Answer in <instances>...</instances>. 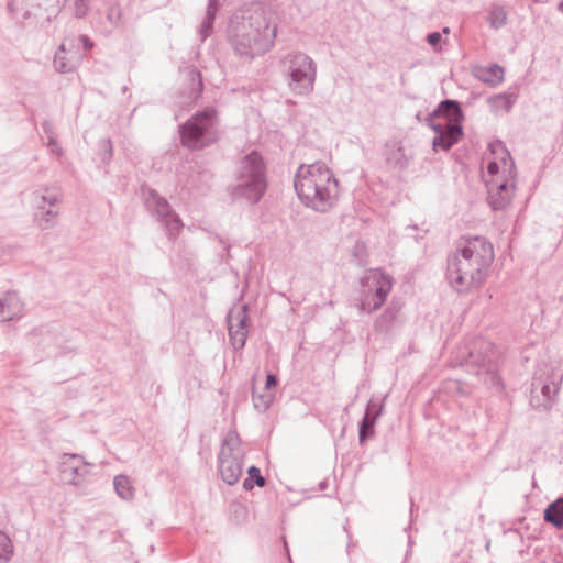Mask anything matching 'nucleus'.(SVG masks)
I'll return each mask as SVG.
<instances>
[{
    "instance_id": "nucleus-25",
    "label": "nucleus",
    "mask_w": 563,
    "mask_h": 563,
    "mask_svg": "<svg viewBox=\"0 0 563 563\" xmlns=\"http://www.w3.org/2000/svg\"><path fill=\"white\" fill-rule=\"evenodd\" d=\"M508 11L504 5L493 4L488 10L487 21L494 30H499L507 24Z\"/></svg>"
},
{
    "instance_id": "nucleus-38",
    "label": "nucleus",
    "mask_w": 563,
    "mask_h": 563,
    "mask_svg": "<svg viewBox=\"0 0 563 563\" xmlns=\"http://www.w3.org/2000/svg\"><path fill=\"white\" fill-rule=\"evenodd\" d=\"M103 148H104V154H103L102 161L108 162L112 156V144L109 140L104 141Z\"/></svg>"
},
{
    "instance_id": "nucleus-39",
    "label": "nucleus",
    "mask_w": 563,
    "mask_h": 563,
    "mask_svg": "<svg viewBox=\"0 0 563 563\" xmlns=\"http://www.w3.org/2000/svg\"><path fill=\"white\" fill-rule=\"evenodd\" d=\"M277 384H278V379L274 374H268L266 376V384H265L266 390H269L271 388L276 387Z\"/></svg>"
},
{
    "instance_id": "nucleus-28",
    "label": "nucleus",
    "mask_w": 563,
    "mask_h": 563,
    "mask_svg": "<svg viewBox=\"0 0 563 563\" xmlns=\"http://www.w3.org/2000/svg\"><path fill=\"white\" fill-rule=\"evenodd\" d=\"M13 555V544L7 533L0 531V563H8Z\"/></svg>"
},
{
    "instance_id": "nucleus-22",
    "label": "nucleus",
    "mask_w": 563,
    "mask_h": 563,
    "mask_svg": "<svg viewBox=\"0 0 563 563\" xmlns=\"http://www.w3.org/2000/svg\"><path fill=\"white\" fill-rule=\"evenodd\" d=\"M113 487L117 495L125 501H131L135 497V487L132 479L124 475L119 474L113 478Z\"/></svg>"
},
{
    "instance_id": "nucleus-31",
    "label": "nucleus",
    "mask_w": 563,
    "mask_h": 563,
    "mask_svg": "<svg viewBox=\"0 0 563 563\" xmlns=\"http://www.w3.org/2000/svg\"><path fill=\"white\" fill-rule=\"evenodd\" d=\"M384 411V401H378L376 399H369L366 406V410L364 417L373 418L376 421Z\"/></svg>"
},
{
    "instance_id": "nucleus-33",
    "label": "nucleus",
    "mask_w": 563,
    "mask_h": 563,
    "mask_svg": "<svg viewBox=\"0 0 563 563\" xmlns=\"http://www.w3.org/2000/svg\"><path fill=\"white\" fill-rule=\"evenodd\" d=\"M213 24L214 20L203 16L201 25L198 30V34L201 42L206 41L211 35L213 31Z\"/></svg>"
},
{
    "instance_id": "nucleus-11",
    "label": "nucleus",
    "mask_w": 563,
    "mask_h": 563,
    "mask_svg": "<svg viewBox=\"0 0 563 563\" xmlns=\"http://www.w3.org/2000/svg\"><path fill=\"white\" fill-rule=\"evenodd\" d=\"M475 269L472 263L455 253L448 260L446 279L457 292H467L479 287L487 277L484 272L475 274Z\"/></svg>"
},
{
    "instance_id": "nucleus-23",
    "label": "nucleus",
    "mask_w": 563,
    "mask_h": 563,
    "mask_svg": "<svg viewBox=\"0 0 563 563\" xmlns=\"http://www.w3.org/2000/svg\"><path fill=\"white\" fill-rule=\"evenodd\" d=\"M517 96L515 93H498L488 98L487 102L490 110L498 114L500 112H509L516 102Z\"/></svg>"
},
{
    "instance_id": "nucleus-36",
    "label": "nucleus",
    "mask_w": 563,
    "mask_h": 563,
    "mask_svg": "<svg viewBox=\"0 0 563 563\" xmlns=\"http://www.w3.org/2000/svg\"><path fill=\"white\" fill-rule=\"evenodd\" d=\"M442 40V35L439 32L429 33L427 41L431 46H437Z\"/></svg>"
},
{
    "instance_id": "nucleus-19",
    "label": "nucleus",
    "mask_w": 563,
    "mask_h": 563,
    "mask_svg": "<svg viewBox=\"0 0 563 563\" xmlns=\"http://www.w3.org/2000/svg\"><path fill=\"white\" fill-rule=\"evenodd\" d=\"M24 305L15 291H8L0 298V320L11 321L23 316Z\"/></svg>"
},
{
    "instance_id": "nucleus-10",
    "label": "nucleus",
    "mask_w": 563,
    "mask_h": 563,
    "mask_svg": "<svg viewBox=\"0 0 563 563\" xmlns=\"http://www.w3.org/2000/svg\"><path fill=\"white\" fill-rule=\"evenodd\" d=\"M289 88L292 92L307 96L312 92L317 78V64L302 52H292L287 56Z\"/></svg>"
},
{
    "instance_id": "nucleus-5",
    "label": "nucleus",
    "mask_w": 563,
    "mask_h": 563,
    "mask_svg": "<svg viewBox=\"0 0 563 563\" xmlns=\"http://www.w3.org/2000/svg\"><path fill=\"white\" fill-rule=\"evenodd\" d=\"M267 188L266 166L263 157L256 151L241 158L235 176L233 195L250 203H256Z\"/></svg>"
},
{
    "instance_id": "nucleus-8",
    "label": "nucleus",
    "mask_w": 563,
    "mask_h": 563,
    "mask_svg": "<svg viewBox=\"0 0 563 563\" xmlns=\"http://www.w3.org/2000/svg\"><path fill=\"white\" fill-rule=\"evenodd\" d=\"M393 279L380 269H371L361 278L358 294V310L371 313L379 309L391 291Z\"/></svg>"
},
{
    "instance_id": "nucleus-37",
    "label": "nucleus",
    "mask_w": 563,
    "mask_h": 563,
    "mask_svg": "<svg viewBox=\"0 0 563 563\" xmlns=\"http://www.w3.org/2000/svg\"><path fill=\"white\" fill-rule=\"evenodd\" d=\"M42 129L44 134L46 135V139L49 140V137L54 136V126L49 121H44L42 124Z\"/></svg>"
},
{
    "instance_id": "nucleus-6",
    "label": "nucleus",
    "mask_w": 563,
    "mask_h": 563,
    "mask_svg": "<svg viewBox=\"0 0 563 563\" xmlns=\"http://www.w3.org/2000/svg\"><path fill=\"white\" fill-rule=\"evenodd\" d=\"M492 361L493 345L482 338H476L459 349L454 366L465 367L476 376H484L485 382L489 378L493 385H499L500 379L494 372Z\"/></svg>"
},
{
    "instance_id": "nucleus-42",
    "label": "nucleus",
    "mask_w": 563,
    "mask_h": 563,
    "mask_svg": "<svg viewBox=\"0 0 563 563\" xmlns=\"http://www.w3.org/2000/svg\"><path fill=\"white\" fill-rule=\"evenodd\" d=\"M559 10L563 13V0L559 4Z\"/></svg>"
},
{
    "instance_id": "nucleus-12",
    "label": "nucleus",
    "mask_w": 563,
    "mask_h": 563,
    "mask_svg": "<svg viewBox=\"0 0 563 563\" xmlns=\"http://www.w3.org/2000/svg\"><path fill=\"white\" fill-rule=\"evenodd\" d=\"M62 197L63 192L58 186H46L32 194V203L35 208V221L42 230L54 227L55 219L59 214L55 207L60 202Z\"/></svg>"
},
{
    "instance_id": "nucleus-32",
    "label": "nucleus",
    "mask_w": 563,
    "mask_h": 563,
    "mask_svg": "<svg viewBox=\"0 0 563 563\" xmlns=\"http://www.w3.org/2000/svg\"><path fill=\"white\" fill-rule=\"evenodd\" d=\"M213 24L214 20L203 16L201 25L198 30V34L201 42L206 41L211 35L213 31Z\"/></svg>"
},
{
    "instance_id": "nucleus-20",
    "label": "nucleus",
    "mask_w": 563,
    "mask_h": 563,
    "mask_svg": "<svg viewBox=\"0 0 563 563\" xmlns=\"http://www.w3.org/2000/svg\"><path fill=\"white\" fill-rule=\"evenodd\" d=\"M385 158L390 167L404 170L409 166L412 155L399 142L393 141L386 144Z\"/></svg>"
},
{
    "instance_id": "nucleus-41",
    "label": "nucleus",
    "mask_w": 563,
    "mask_h": 563,
    "mask_svg": "<svg viewBox=\"0 0 563 563\" xmlns=\"http://www.w3.org/2000/svg\"><path fill=\"white\" fill-rule=\"evenodd\" d=\"M556 391V388L551 387L550 385L545 384L541 388L542 395L548 399L551 400V393Z\"/></svg>"
},
{
    "instance_id": "nucleus-17",
    "label": "nucleus",
    "mask_w": 563,
    "mask_h": 563,
    "mask_svg": "<svg viewBox=\"0 0 563 563\" xmlns=\"http://www.w3.org/2000/svg\"><path fill=\"white\" fill-rule=\"evenodd\" d=\"M92 24L104 36L112 34L122 24V9L118 0H109L104 3V10L98 9Z\"/></svg>"
},
{
    "instance_id": "nucleus-1",
    "label": "nucleus",
    "mask_w": 563,
    "mask_h": 563,
    "mask_svg": "<svg viewBox=\"0 0 563 563\" xmlns=\"http://www.w3.org/2000/svg\"><path fill=\"white\" fill-rule=\"evenodd\" d=\"M277 25L262 5L254 4L235 14L229 26V42L241 57L253 59L268 52L275 43Z\"/></svg>"
},
{
    "instance_id": "nucleus-27",
    "label": "nucleus",
    "mask_w": 563,
    "mask_h": 563,
    "mask_svg": "<svg viewBox=\"0 0 563 563\" xmlns=\"http://www.w3.org/2000/svg\"><path fill=\"white\" fill-rule=\"evenodd\" d=\"M274 400V394L269 390L257 393L253 390V404L256 410L260 412L266 411Z\"/></svg>"
},
{
    "instance_id": "nucleus-26",
    "label": "nucleus",
    "mask_w": 563,
    "mask_h": 563,
    "mask_svg": "<svg viewBox=\"0 0 563 563\" xmlns=\"http://www.w3.org/2000/svg\"><path fill=\"white\" fill-rule=\"evenodd\" d=\"M266 484L265 477L261 474V471L256 466H250L247 468V477L243 481V488L245 490H252L254 486L264 487Z\"/></svg>"
},
{
    "instance_id": "nucleus-21",
    "label": "nucleus",
    "mask_w": 563,
    "mask_h": 563,
    "mask_svg": "<svg viewBox=\"0 0 563 563\" xmlns=\"http://www.w3.org/2000/svg\"><path fill=\"white\" fill-rule=\"evenodd\" d=\"M476 77L481 81L492 87H496L504 80V68L497 64H493L488 67H482L477 69Z\"/></svg>"
},
{
    "instance_id": "nucleus-48",
    "label": "nucleus",
    "mask_w": 563,
    "mask_h": 563,
    "mask_svg": "<svg viewBox=\"0 0 563 563\" xmlns=\"http://www.w3.org/2000/svg\"><path fill=\"white\" fill-rule=\"evenodd\" d=\"M357 264H360V265H361V264H363L362 258H358V260H357Z\"/></svg>"
},
{
    "instance_id": "nucleus-34",
    "label": "nucleus",
    "mask_w": 563,
    "mask_h": 563,
    "mask_svg": "<svg viewBox=\"0 0 563 563\" xmlns=\"http://www.w3.org/2000/svg\"><path fill=\"white\" fill-rule=\"evenodd\" d=\"M219 10V2L218 0H208V5L206 9L205 18H209L212 20H216V15Z\"/></svg>"
},
{
    "instance_id": "nucleus-43",
    "label": "nucleus",
    "mask_w": 563,
    "mask_h": 563,
    "mask_svg": "<svg viewBox=\"0 0 563 563\" xmlns=\"http://www.w3.org/2000/svg\"><path fill=\"white\" fill-rule=\"evenodd\" d=\"M485 549H486L487 551H489V549H490V541H487V542H486Z\"/></svg>"
},
{
    "instance_id": "nucleus-45",
    "label": "nucleus",
    "mask_w": 563,
    "mask_h": 563,
    "mask_svg": "<svg viewBox=\"0 0 563 563\" xmlns=\"http://www.w3.org/2000/svg\"><path fill=\"white\" fill-rule=\"evenodd\" d=\"M355 249H356V250H363V245H361V244H358V243H357V244L355 245Z\"/></svg>"
},
{
    "instance_id": "nucleus-7",
    "label": "nucleus",
    "mask_w": 563,
    "mask_h": 563,
    "mask_svg": "<svg viewBox=\"0 0 563 563\" xmlns=\"http://www.w3.org/2000/svg\"><path fill=\"white\" fill-rule=\"evenodd\" d=\"M218 137L217 111L207 108L198 111L180 126L181 144L190 150H201Z\"/></svg>"
},
{
    "instance_id": "nucleus-40",
    "label": "nucleus",
    "mask_w": 563,
    "mask_h": 563,
    "mask_svg": "<svg viewBox=\"0 0 563 563\" xmlns=\"http://www.w3.org/2000/svg\"><path fill=\"white\" fill-rule=\"evenodd\" d=\"M78 41L82 44L84 51H89L93 47V42L87 35L79 36Z\"/></svg>"
},
{
    "instance_id": "nucleus-4",
    "label": "nucleus",
    "mask_w": 563,
    "mask_h": 563,
    "mask_svg": "<svg viewBox=\"0 0 563 563\" xmlns=\"http://www.w3.org/2000/svg\"><path fill=\"white\" fill-rule=\"evenodd\" d=\"M463 119V111L456 100L446 99L439 103L427 119L429 126L437 133L432 141L435 152L449 151L460 141Z\"/></svg>"
},
{
    "instance_id": "nucleus-16",
    "label": "nucleus",
    "mask_w": 563,
    "mask_h": 563,
    "mask_svg": "<svg viewBox=\"0 0 563 563\" xmlns=\"http://www.w3.org/2000/svg\"><path fill=\"white\" fill-rule=\"evenodd\" d=\"M60 473L67 484L81 487L90 474V464L80 454L65 453L62 456Z\"/></svg>"
},
{
    "instance_id": "nucleus-30",
    "label": "nucleus",
    "mask_w": 563,
    "mask_h": 563,
    "mask_svg": "<svg viewBox=\"0 0 563 563\" xmlns=\"http://www.w3.org/2000/svg\"><path fill=\"white\" fill-rule=\"evenodd\" d=\"M376 421L373 418L363 417L358 427V440L361 443L365 442L374 434V427Z\"/></svg>"
},
{
    "instance_id": "nucleus-24",
    "label": "nucleus",
    "mask_w": 563,
    "mask_h": 563,
    "mask_svg": "<svg viewBox=\"0 0 563 563\" xmlns=\"http://www.w3.org/2000/svg\"><path fill=\"white\" fill-rule=\"evenodd\" d=\"M543 518L556 529L563 528V496L548 505Z\"/></svg>"
},
{
    "instance_id": "nucleus-14",
    "label": "nucleus",
    "mask_w": 563,
    "mask_h": 563,
    "mask_svg": "<svg viewBox=\"0 0 563 563\" xmlns=\"http://www.w3.org/2000/svg\"><path fill=\"white\" fill-rule=\"evenodd\" d=\"M150 212L157 218L169 236H175L183 228L179 216L172 209L168 201L155 190L150 189L145 197Z\"/></svg>"
},
{
    "instance_id": "nucleus-2",
    "label": "nucleus",
    "mask_w": 563,
    "mask_h": 563,
    "mask_svg": "<svg viewBox=\"0 0 563 563\" xmlns=\"http://www.w3.org/2000/svg\"><path fill=\"white\" fill-rule=\"evenodd\" d=\"M294 187L299 200L317 212L332 209L339 197L338 179L321 161L301 164L296 170Z\"/></svg>"
},
{
    "instance_id": "nucleus-18",
    "label": "nucleus",
    "mask_w": 563,
    "mask_h": 563,
    "mask_svg": "<svg viewBox=\"0 0 563 563\" xmlns=\"http://www.w3.org/2000/svg\"><path fill=\"white\" fill-rule=\"evenodd\" d=\"M82 59V54L74 40H65L55 52L54 68L62 74L71 73Z\"/></svg>"
},
{
    "instance_id": "nucleus-15",
    "label": "nucleus",
    "mask_w": 563,
    "mask_h": 563,
    "mask_svg": "<svg viewBox=\"0 0 563 563\" xmlns=\"http://www.w3.org/2000/svg\"><path fill=\"white\" fill-rule=\"evenodd\" d=\"M247 305H236L227 314L229 338L234 349L245 345L249 333Z\"/></svg>"
},
{
    "instance_id": "nucleus-44",
    "label": "nucleus",
    "mask_w": 563,
    "mask_h": 563,
    "mask_svg": "<svg viewBox=\"0 0 563 563\" xmlns=\"http://www.w3.org/2000/svg\"><path fill=\"white\" fill-rule=\"evenodd\" d=\"M9 11H13V4L11 2L8 3Z\"/></svg>"
},
{
    "instance_id": "nucleus-3",
    "label": "nucleus",
    "mask_w": 563,
    "mask_h": 563,
    "mask_svg": "<svg viewBox=\"0 0 563 563\" xmlns=\"http://www.w3.org/2000/svg\"><path fill=\"white\" fill-rule=\"evenodd\" d=\"M496 158L488 162L487 172L492 176L488 181V203L494 210L508 207L515 194L516 167L510 153L497 141L489 144Z\"/></svg>"
},
{
    "instance_id": "nucleus-35",
    "label": "nucleus",
    "mask_w": 563,
    "mask_h": 563,
    "mask_svg": "<svg viewBox=\"0 0 563 563\" xmlns=\"http://www.w3.org/2000/svg\"><path fill=\"white\" fill-rule=\"evenodd\" d=\"M46 146L51 153L56 154L57 156H60L63 153L62 147L58 145L55 137H49V140H47Z\"/></svg>"
},
{
    "instance_id": "nucleus-29",
    "label": "nucleus",
    "mask_w": 563,
    "mask_h": 563,
    "mask_svg": "<svg viewBox=\"0 0 563 563\" xmlns=\"http://www.w3.org/2000/svg\"><path fill=\"white\" fill-rule=\"evenodd\" d=\"M73 9V13L77 19H84L91 10L95 0H68Z\"/></svg>"
},
{
    "instance_id": "nucleus-46",
    "label": "nucleus",
    "mask_w": 563,
    "mask_h": 563,
    "mask_svg": "<svg viewBox=\"0 0 563 563\" xmlns=\"http://www.w3.org/2000/svg\"><path fill=\"white\" fill-rule=\"evenodd\" d=\"M224 249H225V250H227V252L229 253L230 245L225 244Z\"/></svg>"
},
{
    "instance_id": "nucleus-9",
    "label": "nucleus",
    "mask_w": 563,
    "mask_h": 563,
    "mask_svg": "<svg viewBox=\"0 0 563 563\" xmlns=\"http://www.w3.org/2000/svg\"><path fill=\"white\" fill-rule=\"evenodd\" d=\"M245 450L236 431H229L220 446L218 454V468L220 476L228 485L236 484L244 468Z\"/></svg>"
},
{
    "instance_id": "nucleus-13",
    "label": "nucleus",
    "mask_w": 563,
    "mask_h": 563,
    "mask_svg": "<svg viewBox=\"0 0 563 563\" xmlns=\"http://www.w3.org/2000/svg\"><path fill=\"white\" fill-rule=\"evenodd\" d=\"M456 254L476 267L475 274L488 271L494 261V249L492 243L484 236L475 235L463 239L457 247Z\"/></svg>"
},
{
    "instance_id": "nucleus-47",
    "label": "nucleus",
    "mask_w": 563,
    "mask_h": 563,
    "mask_svg": "<svg viewBox=\"0 0 563 563\" xmlns=\"http://www.w3.org/2000/svg\"><path fill=\"white\" fill-rule=\"evenodd\" d=\"M443 32H444V33H449V27H444V29H443Z\"/></svg>"
}]
</instances>
